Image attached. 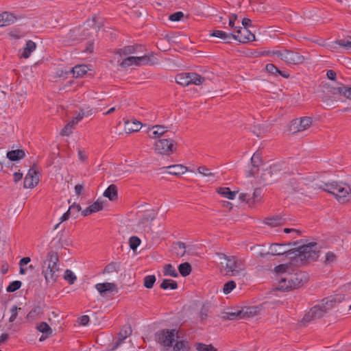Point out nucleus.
<instances>
[{
	"label": "nucleus",
	"instance_id": "obj_1",
	"mask_svg": "<svg viewBox=\"0 0 351 351\" xmlns=\"http://www.w3.org/2000/svg\"><path fill=\"white\" fill-rule=\"evenodd\" d=\"M286 244L272 243L270 246V252H260L257 257L263 258L266 255L280 256L286 254L291 260L290 265H304L310 262L316 261L319 257V251L317 250V244L311 242L308 244L295 247L289 250H282L280 247ZM287 245H290L289 243Z\"/></svg>",
	"mask_w": 351,
	"mask_h": 351
},
{
	"label": "nucleus",
	"instance_id": "obj_2",
	"mask_svg": "<svg viewBox=\"0 0 351 351\" xmlns=\"http://www.w3.org/2000/svg\"><path fill=\"white\" fill-rule=\"evenodd\" d=\"M59 261L56 252L51 250L42 262V274L45 277V283L48 286H53L60 276V268L58 265Z\"/></svg>",
	"mask_w": 351,
	"mask_h": 351
},
{
	"label": "nucleus",
	"instance_id": "obj_3",
	"mask_svg": "<svg viewBox=\"0 0 351 351\" xmlns=\"http://www.w3.org/2000/svg\"><path fill=\"white\" fill-rule=\"evenodd\" d=\"M220 258L224 259L226 275L229 276H234L239 275L241 271H243L245 268L243 261L238 258L234 256H228L225 254H219ZM221 264L224 267V263L221 262Z\"/></svg>",
	"mask_w": 351,
	"mask_h": 351
},
{
	"label": "nucleus",
	"instance_id": "obj_4",
	"mask_svg": "<svg viewBox=\"0 0 351 351\" xmlns=\"http://www.w3.org/2000/svg\"><path fill=\"white\" fill-rule=\"evenodd\" d=\"M156 339L164 347L170 348L176 339L181 338V331L176 329H162L155 334Z\"/></svg>",
	"mask_w": 351,
	"mask_h": 351
},
{
	"label": "nucleus",
	"instance_id": "obj_5",
	"mask_svg": "<svg viewBox=\"0 0 351 351\" xmlns=\"http://www.w3.org/2000/svg\"><path fill=\"white\" fill-rule=\"evenodd\" d=\"M306 281L304 273L300 272L289 274V277L282 278L279 280L280 289H297L304 285Z\"/></svg>",
	"mask_w": 351,
	"mask_h": 351
},
{
	"label": "nucleus",
	"instance_id": "obj_6",
	"mask_svg": "<svg viewBox=\"0 0 351 351\" xmlns=\"http://www.w3.org/2000/svg\"><path fill=\"white\" fill-rule=\"evenodd\" d=\"M156 141L155 151L160 154L169 156L176 150L177 143L171 138V134Z\"/></svg>",
	"mask_w": 351,
	"mask_h": 351
},
{
	"label": "nucleus",
	"instance_id": "obj_7",
	"mask_svg": "<svg viewBox=\"0 0 351 351\" xmlns=\"http://www.w3.org/2000/svg\"><path fill=\"white\" fill-rule=\"evenodd\" d=\"M282 167L280 164H274L263 169L261 181L263 185L271 184L280 173Z\"/></svg>",
	"mask_w": 351,
	"mask_h": 351
},
{
	"label": "nucleus",
	"instance_id": "obj_8",
	"mask_svg": "<svg viewBox=\"0 0 351 351\" xmlns=\"http://www.w3.org/2000/svg\"><path fill=\"white\" fill-rule=\"evenodd\" d=\"M312 122V118L309 117H302L300 120L293 119L289 126V131L291 134L304 131L311 125Z\"/></svg>",
	"mask_w": 351,
	"mask_h": 351
},
{
	"label": "nucleus",
	"instance_id": "obj_9",
	"mask_svg": "<svg viewBox=\"0 0 351 351\" xmlns=\"http://www.w3.org/2000/svg\"><path fill=\"white\" fill-rule=\"evenodd\" d=\"M39 182V171L37 167L34 165L28 171L25 177L23 187L25 189H32Z\"/></svg>",
	"mask_w": 351,
	"mask_h": 351
},
{
	"label": "nucleus",
	"instance_id": "obj_10",
	"mask_svg": "<svg viewBox=\"0 0 351 351\" xmlns=\"http://www.w3.org/2000/svg\"><path fill=\"white\" fill-rule=\"evenodd\" d=\"M237 34H231L232 38L238 40L241 43H246L250 41L255 40V35L252 34L248 28L238 27L237 30L235 31Z\"/></svg>",
	"mask_w": 351,
	"mask_h": 351
},
{
	"label": "nucleus",
	"instance_id": "obj_11",
	"mask_svg": "<svg viewBox=\"0 0 351 351\" xmlns=\"http://www.w3.org/2000/svg\"><path fill=\"white\" fill-rule=\"evenodd\" d=\"M306 58L296 51L287 49L284 62L287 64H299L303 63Z\"/></svg>",
	"mask_w": 351,
	"mask_h": 351
},
{
	"label": "nucleus",
	"instance_id": "obj_12",
	"mask_svg": "<svg viewBox=\"0 0 351 351\" xmlns=\"http://www.w3.org/2000/svg\"><path fill=\"white\" fill-rule=\"evenodd\" d=\"M335 198L340 203H345L351 200V189L350 186L341 182Z\"/></svg>",
	"mask_w": 351,
	"mask_h": 351
},
{
	"label": "nucleus",
	"instance_id": "obj_13",
	"mask_svg": "<svg viewBox=\"0 0 351 351\" xmlns=\"http://www.w3.org/2000/svg\"><path fill=\"white\" fill-rule=\"evenodd\" d=\"M132 330L130 326L125 325L120 330L117 335V339L111 348L110 350H115L117 349L124 341V340L131 335Z\"/></svg>",
	"mask_w": 351,
	"mask_h": 351
},
{
	"label": "nucleus",
	"instance_id": "obj_14",
	"mask_svg": "<svg viewBox=\"0 0 351 351\" xmlns=\"http://www.w3.org/2000/svg\"><path fill=\"white\" fill-rule=\"evenodd\" d=\"M325 313V309H323L319 304L316 305L312 307L309 312L304 315L303 321L304 322H309L311 320L323 317Z\"/></svg>",
	"mask_w": 351,
	"mask_h": 351
},
{
	"label": "nucleus",
	"instance_id": "obj_15",
	"mask_svg": "<svg viewBox=\"0 0 351 351\" xmlns=\"http://www.w3.org/2000/svg\"><path fill=\"white\" fill-rule=\"evenodd\" d=\"M341 182H337L333 181L332 182H322L321 184H316L315 188H318L322 189L323 191L329 193L330 194L337 195L338 193L339 189L340 188Z\"/></svg>",
	"mask_w": 351,
	"mask_h": 351
},
{
	"label": "nucleus",
	"instance_id": "obj_16",
	"mask_svg": "<svg viewBox=\"0 0 351 351\" xmlns=\"http://www.w3.org/2000/svg\"><path fill=\"white\" fill-rule=\"evenodd\" d=\"M148 136L151 138H156L160 137H166V135H169L170 132L166 129L164 125H156L152 126V129L149 128L147 132Z\"/></svg>",
	"mask_w": 351,
	"mask_h": 351
},
{
	"label": "nucleus",
	"instance_id": "obj_17",
	"mask_svg": "<svg viewBox=\"0 0 351 351\" xmlns=\"http://www.w3.org/2000/svg\"><path fill=\"white\" fill-rule=\"evenodd\" d=\"M340 295H331L330 297L324 298L319 305L323 309H325L326 313H327L328 311L334 307L337 302H340Z\"/></svg>",
	"mask_w": 351,
	"mask_h": 351
},
{
	"label": "nucleus",
	"instance_id": "obj_18",
	"mask_svg": "<svg viewBox=\"0 0 351 351\" xmlns=\"http://www.w3.org/2000/svg\"><path fill=\"white\" fill-rule=\"evenodd\" d=\"M18 19L19 17L15 16L13 13L4 12L0 14V27L13 24Z\"/></svg>",
	"mask_w": 351,
	"mask_h": 351
},
{
	"label": "nucleus",
	"instance_id": "obj_19",
	"mask_svg": "<svg viewBox=\"0 0 351 351\" xmlns=\"http://www.w3.org/2000/svg\"><path fill=\"white\" fill-rule=\"evenodd\" d=\"M136 60L138 61V66L145 64L154 65L158 62L157 58L154 56L153 53L136 57Z\"/></svg>",
	"mask_w": 351,
	"mask_h": 351
},
{
	"label": "nucleus",
	"instance_id": "obj_20",
	"mask_svg": "<svg viewBox=\"0 0 351 351\" xmlns=\"http://www.w3.org/2000/svg\"><path fill=\"white\" fill-rule=\"evenodd\" d=\"M88 68L85 64H78L72 68L69 71H66L65 74H72L73 77H82L88 72Z\"/></svg>",
	"mask_w": 351,
	"mask_h": 351
},
{
	"label": "nucleus",
	"instance_id": "obj_21",
	"mask_svg": "<svg viewBox=\"0 0 351 351\" xmlns=\"http://www.w3.org/2000/svg\"><path fill=\"white\" fill-rule=\"evenodd\" d=\"M143 46L141 45H128L123 48L119 49L116 53L120 56H127L129 54L134 53L137 51H142Z\"/></svg>",
	"mask_w": 351,
	"mask_h": 351
},
{
	"label": "nucleus",
	"instance_id": "obj_22",
	"mask_svg": "<svg viewBox=\"0 0 351 351\" xmlns=\"http://www.w3.org/2000/svg\"><path fill=\"white\" fill-rule=\"evenodd\" d=\"M264 222L265 224L271 227H276L284 226L286 223V219L279 215H276L272 217H267L265 219Z\"/></svg>",
	"mask_w": 351,
	"mask_h": 351
},
{
	"label": "nucleus",
	"instance_id": "obj_23",
	"mask_svg": "<svg viewBox=\"0 0 351 351\" xmlns=\"http://www.w3.org/2000/svg\"><path fill=\"white\" fill-rule=\"evenodd\" d=\"M165 168L169 169L168 173L176 176L184 174L188 170L187 167L182 165H170Z\"/></svg>",
	"mask_w": 351,
	"mask_h": 351
},
{
	"label": "nucleus",
	"instance_id": "obj_24",
	"mask_svg": "<svg viewBox=\"0 0 351 351\" xmlns=\"http://www.w3.org/2000/svg\"><path fill=\"white\" fill-rule=\"evenodd\" d=\"M260 312V308L258 306H245L241 309L240 313H241L242 319L245 317H250L256 315Z\"/></svg>",
	"mask_w": 351,
	"mask_h": 351
},
{
	"label": "nucleus",
	"instance_id": "obj_25",
	"mask_svg": "<svg viewBox=\"0 0 351 351\" xmlns=\"http://www.w3.org/2000/svg\"><path fill=\"white\" fill-rule=\"evenodd\" d=\"M95 288L101 295L105 294L107 291H113L117 289V285L112 282L98 283Z\"/></svg>",
	"mask_w": 351,
	"mask_h": 351
},
{
	"label": "nucleus",
	"instance_id": "obj_26",
	"mask_svg": "<svg viewBox=\"0 0 351 351\" xmlns=\"http://www.w3.org/2000/svg\"><path fill=\"white\" fill-rule=\"evenodd\" d=\"M191 345L187 340L176 339V343L173 346V351H190Z\"/></svg>",
	"mask_w": 351,
	"mask_h": 351
},
{
	"label": "nucleus",
	"instance_id": "obj_27",
	"mask_svg": "<svg viewBox=\"0 0 351 351\" xmlns=\"http://www.w3.org/2000/svg\"><path fill=\"white\" fill-rule=\"evenodd\" d=\"M104 196L108 197L110 201H115L118 199V190L115 184H110L104 191Z\"/></svg>",
	"mask_w": 351,
	"mask_h": 351
},
{
	"label": "nucleus",
	"instance_id": "obj_28",
	"mask_svg": "<svg viewBox=\"0 0 351 351\" xmlns=\"http://www.w3.org/2000/svg\"><path fill=\"white\" fill-rule=\"evenodd\" d=\"M25 156L23 149H14L7 152V158L11 161H17Z\"/></svg>",
	"mask_w": 351,
	"mask_h": 351
},
{
	"label": "nucleus",
	"instance_id": "obj_29",
	"mask_svg": "<svg viewBox=\"0 0 351 351\" xmlns=\"http://www.w3.org/2000/svg\"><path fill=\"white\" fill-rule=\"evenodd\" d=\"M36 48V44L34 41L31 40L27 41L21 58H28Z\"/></svg>",
	"mask_w": 351,
	"mask_h": 351
},
{
	"label": "nucleus",
	"instance_id": "obj_30",
	"mask_svg": "<svg viewBox=\"0 0 351 351\" xmlns=\"http://www.w3.org/2000/svg\"><path fill=\"white\" fill-rule=\"evenodd\" d=\"M176 82L183 86L191 84L189 73H183L178 74L175 77Z\"/></svg>",
	"mask_w": 351,
	"mask_h": 351
},
{
	"label": "nucleus",
	"instance_id": "obj_31",
	"mask_svg": "<svg viewBox=\"0 0 351 351\" xmlns=\"http://www.w3.org/2000/svg\"><path fill=\"white\" fill-rule=\"evenodd\" d=\"M217 191L219 194L229 199H234L237 193V191H232L228 187H219Z\"/></svg>",
	"mask_w": 351,
	"mask_h": 351
},
{
	"label": "nucleus",
	"instance_id": "obj_32",
	"mask_svg": "<svg viewBox=\"0 0 351 351\" xmlns=\"http://www.w3.org/2000/svg\"><path fill=\"white\" fill-rule=\"evenodd\" d=\"M43 313V308L39 303L35 306L27 314V318L28 319H36L38 317Z\"/></svg>",
	"mask_w": 351,
	"mask_h": 351
},
{
	"label": "nucleus",
	"instance_id": "obj_33",
	"mask_svg": "<svg viewBox=\"0 0 351 351\" xmlns=\"http://www.w3.org/2000/svg\"><path fill=\"white\" fill-rule=\"evenodd\" d=\"M178 271L182 276L186 277L191 273L192 267L189 263L185 262L178 265Z\"/></svg>",
	"mask_w": 351,
	"mask_h": 351
},
{
	"label": "nucleus",
	"instance_id": "obj_34",
	"mask_svg": "<svg viewBox=\"0 0 351 351\" xmlns=\"http://www.w3.org/2000/svg\"><path fill=\"white\" fill-rule=\"evenodd\" d=\"M160 287L164 290L168 289L175 290L178 288V283L176 281L171 279H165L160 284Z\"/></svg>",
	"mask_w": 351,
	"mask_h": 351
},
{
	"label": "nucleus",
	"instance_id": "obj_35",
	"mask_svg": "<svg viewBox=\"0 0 351 351\" xmlns=\"http://www.w3.org/2000/svg\"><path fill=\"white\" fill-rule=\"evenodd\" d=\"M232 33L228 34L221 30H214L212 33L210 34L211 36H215L223 39L225 43H230V41H227L226 40L232 38Z\"/></svg>",
	"mask_w": 351,
	"mask_h": 351
},
{
	"label": "nucleus",
	"instance_id": "obj_36",
	"mask_svg": "<svg viewBox=\"0 0 351 351\" xmlns=\"http://www.w3.org/2000/svg\"><path fill=\"white\" fill-rule=\"evenodd\" d=\"M156 218V214L154 210L149 213L143 214V216L139 219L138 224L144 225L149 221H153Z\"/></svg>",
	"mask_w": 351,
	"mask_h": 351
},
{
	"label": "nucleus",
	"instance_id": "obj_37",
	"mask_svg": "<svg viewBox=\"0 0 351 351\" xmlns=\"http://www.w3.org/2000/svg\"><path fill=\"white\" fill-rule=\"evenodd\" d=\"M163 274L165 276H169L173 278L178 277V273L171 264H166L165 265Z\"/></svg>",
	"mask_w": 351,
	"mask_h": 351
},
{
	"label": "nucleus",
	"instance_id": "obj_38",
	"mask_svg": "<svg viewBox=\"0 0 351 351\" xmlns=\"http://www.w3.org/2000/svg\"><path fill=\"white\" fill-rule=\"evenodd\" d=\"M174 249L176 251V254L177 255L182 257L183 256H184V254L186 253V244L184 243V242H182V241H178L176 243H174Z\"/></svg>",
	"mask_w": 351,
	"mask_h": 351
},
{
	"label": "nucleus",
	"instance_id": "obj_39",
	"mask_svg": "<svg viewBox=\"0 0 351 351\" xmlns=\"http://www.w3.org/2000/svg\"><path fill=\"white\" fill-rule=\"evenodd\" d=\"M137 62L138 61L136 60V56H130L123 59L121 63L120 64V66L124 68L128 67L132 65L138 66Z\"/></svg>",
	"mask_w": 351,
	"mask_h": 351
},
{
	"label": "nucleus",
	"instance_id": "obj_40",
	"mask_svg": "<svg viewBox=\"0 0 351 351\" xmlns=\"http://www.w3.org/2000/svg\"><path fill=\"white\" fill-rule=\"evenodd\" d=\"M241 310H239L236 312H228L226 313V315L222 317V319L224 320H235V319H242L241 313H240Z\"/></svg>",
	"mask_w": 351,
	"mask_h": 351
},
{
	"label": "nucleus",
	"instance_id": "obj_41",
	"mask_svg": "<svg viewBox=\"0 0 351 351\" xmlns=\"http://www.w3.org/2000/svg\"><path fill=\"white\" fill-rule=\"evenodd\" d=\"M126 125H128V129L130 131V132H138L141 128V123L137 120H134L132 123L127 121Z\"/></svg>",
	"mask_w": 351,
	"mask_h": 351
},
{
	"label": "nucleus",
	"instance_id": "obj_42",
	"mask_svg": "<svg viewBox=\"0 0 351 351\" xmlns=\"http://www.w3.org/2000/svg\"><path fill=\"white\" fill-rule=\"evenodd\" d=\"M189 76L191 84H193L199 85L202 84L205 80L204 77L195 73H189Z\"/></svg>",
	"mask_w": 351,
	"mask_h": 351
},
{
	"label": "nucleus",
	"instance_id": "obj_43",
	"mask_svg": "<svg viewBox=\"0 0 351 351\" xmlns=\"http://www.w3.org/2000/svg\"><path fill=\"white\" fill-rule=\"evenodd\" d=\"M36 328L38 331L45 334L47 337L52 333V330L50 326L45 322H42L37 326Z\"/></svg>",
	"mask_w": 351,
	"mask_h": 351
},
{
	"label": "nucleus",
	"instance_id": "obj_44",
	"mask_svg": "<svg viewBox=\"0 0 351 351\" xmlns=\"http://www.w3.org/2000/svg\"><path fill=\"white\" fill-rule=\"evenodd\" d=\"M156 280V278L154 275L146 276L144 278V287L147 289H152L154 287Z\"/></svg>",
	"mask_w": 351,
	"mask_h": 351
},
{
	"label": "nucleus",
	"instance_id": "obj_45",
	"mask_svg": "<svg viewBox=\"0 0 351 351\" xmlns=\"http://www.w3.org/2000/svg\"><path fill=\"white\" fill-rule=\"evenodd\" d=\"M22 285V282L19 280L12 281L6 288L7 292L12 293L19 290Z\"/></svg>",
	"mask_w": 351,
	"mask_h": 351
},
{
	"label": "nucleus",
	"instance_id": "obj_46",
	"mask_svg": "<svg viewBox=\"0 0 351 351\" xmlns=\"http://www.w3.org/2000/svg\"><path fill=\"white\" fill-rule=\"evenodd\" d=\"M64 278L65 280H66L69 282V285L74 284L75 281L77 279L75 275L70 269H66L64 271Z\"/></svg>",
	"mask_w": 351,
	"mask_h": 351
},
{
	"label": "nucleus",
	"instance_id": "obj_47",
	"mask_svg": "<svg viewBox=\"0 0 351 351\" xmlns=\"http://www.w3.org/2000/svg\"><path fill=\"white\" fill-rule=\"evenodd\" d=\"M141 239L136 237V236H132L129 239V245L130 247L133 250L135 251L136 248L139 246L141 244Z\"/></svg>",
	"mask_w": 351,
	"mask_h": 351
},
{
	"label": "nucleus",
	"instance_id": "obj_48",
	"mask_svg": "<svg viewBox=\"0 0 351 351\" xmlns=\"http://www.w3.org/2000/svg\"><path fill=\"white\" fill-rule=\"evenodd\" d=\"M236 287V283L234 280H230L223 285V291L224 293H230Z\"/></svg>",
	"mask_w": 351,
	"mask_h": 351
},
{
	"label": "nucleus",
	"instance_id": "obj_49",
	"mask_svg": "<svg viewBox=\"0 0 351 351\" xmlns=\"http://www.w3.org/2000/svg\"><path fill=\"white\" fill-rule=\"evenodd\" d=\"M286 50L287 49H284L282 50H274L271 51H267L265 53L268 56H276L284 61V56L286 55Z\"/></svg>",
	"mask_w": 351,
	"mask_h": 351
},
{
	"label": "nucleus",
	"instance_id": "obj_50",
	"mask_svg": "<svg viewBox=\"0 0 351 351\" xmlns=\"http://www.w3.org/2000/svg\"><path fill=\"white\" fill-rule=\"evenodd\" d=\"M262 163V159L261 157L260 154L258 153H254L251 158V164L253 167H259L260 165Z\"/></svg>",
	"mask_w": 351,
	"mask_h": 351
},
{
	"label": "nucleus",
	"instance_id": "obj_51",
	"mask_svg": "<svg viewBox=\"0 0 351 351\" xmlns=\"http://www.w3.org/2000/svg\"><path fill=\"white\" fill-rule=\"evenodd\" d=\"M9 36L16 40H19L24 36L20 29H14L8 33Z\"/></svg>",
	"mask_w": 351,
	"mask_h": 351
},
{
	"label": "nucleus",
	"instance_id": "obj_52",
	"mask_svg": "<svg viewBox=\"0 0 351 351\" xmlns=\"http://www.w3.org/2000/svg\"><path fill=\"white\" fill-rule=\"evenodd\" d=\"M198 173L202 174L204 176L206 177H214L215 173H212L209 169L206 167L205 166H201L199 167L197 169Z\"/></svg>",
	"mask_w": 351,
	"mask_h": 351
},
{
	"label": "nucleus",
	"instance_id": "obj_53",
	"mask_svg": "<svg viewBox=\"0 0 351 351\" xmlns=\"http://www.w3.org/2000/svg\"><path fill=\"white\" fill-rule=\"evenodd\" d=\"M337 260V256L332 252H328L326 254V258L324 261V263L326 265H330Z\"/></svg>",
	"mask_w": 351,
	"mask_h": 351
},
{
	"label": "nucleus",
	"instance_id": "obj_54",
	"mask_svg": "<svg viewBox=\"0 0 351 351\" xmlns=\"http://www.w3.org/2000/svg\"><path fill=\"white\" fill-rule=\"evenodd\" d=\"M89 206L90 207L92 212L95 213L96 212L101 210L103 209L104 205L102 202H100L99 199H97L96 202H95L93 204H91Z\"/></svg>",
	"mask_w": 351,
	"mask_h": 351
},
{
	"label": "nucleus",
	"instance_id": "obj_55",
	"mask_svg": "<svg viewBox=\"0 0 351 351\" xmlns=\"http://www.w3.org/2000/svg\"><path fill=\"white\" fill-rule=\"evenodd\" d=\"M184 13L181 11H179L170 14L169 19L171 21H180L184 17Z\"/></svg>",
	"mask_w": 351,
	"mask_h": 351
},
{
	"label": "nucleus",
	"instance_id": "obj_56",
	"mask_svg": "<svg viewBox=\"0 0 351 351\" xmlns=\"http://www.w3.org/2000/svg\"><path fill=\"white\" fill-rule=\"evenodd\" d=\"M289 268V265L288 264H280L278 266H276L274 269L276 273L280 274H284L287 271L288 269Z\"/></svg>",
	"mask_w": 351,
	"mask_h": 351
},
{
	"label": "nucleus",
	"instance_id": "obj_57",
	"mask_svg": "<svg viewBox=\"0 0 351 351\" xmlns=\"http://www.w3.org/2000/svg\"><path fill=\"white\" fill-rule=\"evenodd\" d=\"M333 43L337 44L343 47L351 49V40H345V39L337 40Z\"/></svg>",
	"mask_w": 351,
	"mask_h": 351
},
{
	"label": "nucleus",
	"instance_id": "obj_58",
	"mask_svg": "<svg viewBox=\"0 0 351 351\" xmlns=\"http://www.w3.org/2000/svg\"><path fill=\"white\" fill-rule=\"evenodd\" d=\"M209 312V306L208 304H204L201 308L199 315L202 320L206 319L208 317Z\"/></svg>",
	"mask_w": 351,
	"mask_h": 351
},
{
	"label": "nucleus",
	"instance_id": "obj_59",
	"mask_svg": "<svg viewBox=\"0 0 351 351\" xmlns=\"http://www.w3.org/2000/svg\"><path fill=\"white\" fill-rule=\"evenodd\" d=\"M266 71L274 75H277V71H278V68L274 64L268 63L265 66Z\"/></svg>",
	"mask_w": 351,
	"mask_h": 351
},
{
	"label": "nucleus",
	"instance_id": "obj_60",
	"mask_svg": "<svg viewBox=\"0 0 351 351\" xmlns=\"http://www.w3.org/2000/svg\"><path fill=\"white\" fill-rule=\"evenodd\" d=\"M18 309L21 310V308H18L16 305L13 306L12 307V308L10 309L12 315L9 318L10 322H14L15 321V319H16L17 315H18V312H17Z\"/></svg>",
	"mask_w": 351,
	"mask_h": 351
},
{
	"label": "nucleus",
	"instance_id": "obj_61",
	"mask_svg": "<svg viewBox=\"0 0 351 351\" xmlns=\"http://www.w3.org/2000/svg\"><path fill=\"white\" fill-rule=\"evenodd\" d=\"M73 129V127L72 125H71L69 123H68L64 127V128L62 129V130L60 132V134L62 136H69L72 132Z\"/></svg>",
	"mask_w": 351,
	"mask_h": 351
},
{
	"label": "nucleus",
	"instance_id": "obj_62",
	"mask_svg": "<svg viewBox=\"0 0 351 351\" xmlns=\"http://www.w3.org/2000/svg\"><path fill=\"white\" fill-rule=\"evenodd\" d=\"M237 19V14H231L229 16V26L234 30V32L237 30L239 26H235L234 23L235 21Z\"/></svg>",
	"mask_w": 351,
	"mask_h": 351
},
{
	"label": "nucleus",
	"instance_id": "obj_63",
	"mask_svg": "<svg viewBox=\"0 0 351 351\" xmlns=\"http://www.w3.org/2000/svg\"><path fill=\"white\" fill-rule=\"evenodd\" d=\"M75 206H70L69 210L63 214V215L60 217L61 222L65 221L69 219L71 216H72V209L75 208Z\"/></svg>",
	"mask_w": 351,
	"mask_h": 351
},
{
	"label": "nucleus",
	"instance_id": "obj_64",
	"mask_svg": "<svg viewBox=\"0 0 351 351\" xmlns=\"http://www.w3.org/2000/svg\"><path fill=\"white\" fill-rule=\"evenodd\" d=\"M261 197V189H255L253 193V196L251 198V204H254L256 201L259 199Z\"/></svg>",
	"mask_w": 351,
	"mask_h": 351
}]
</instances>
